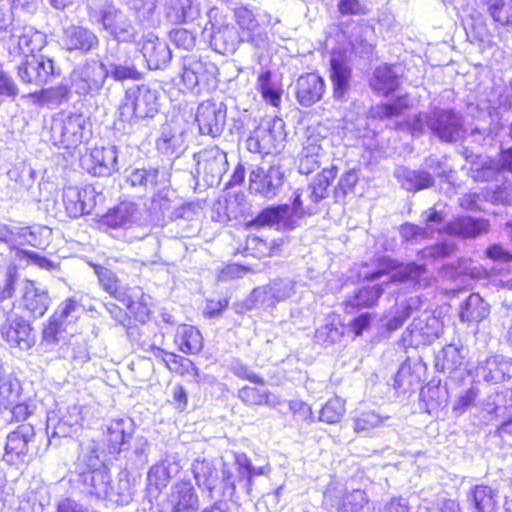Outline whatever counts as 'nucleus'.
I'll use <instances>...</instances> for the list:
<instances>
[{
  "label": "nucleus",
  "mask_w": 512,
  "mask_h": 512,
  "mask_svg": "<svg viewBox=\"0 0 512 512\" xmlns=\"http://www.w3.org/2000/svg\"><path fill=\"white\" fill-rule=\"evenodd\" d=\"M226 112L211 101L202 102L196 111L195 120L201 134L219 136L225 126Z\"/></svg>",
  "instance_id": "nucleus-10"
},
{
  "label": "nucleus",
  "mask_w": 512,
  "mask_h": 512,
  "mask_svg": "<svg viewBox=\"0 0 512 512\" xmlns=\"http://www.w3.org/2000/svg\"><path fill=\"white\" fill-rule=\"evenodd\" d=\"M346 413V400L340 396L329 398L319 412V420L326 424L340 423Z\"/></svg>",
  "instance_id": "nucleus-33"
},
{
  "label": "nucleus",
  "mask_w": 512,
  "mask_h": 512,
  "mask_svg": "<svg viewBox=\"0 0 512 512\" xmlns=\"http://www.w3.org/2000/svg\"><path fill=\"white\" fill-rule=\"evenodd\" d=\"M338 11L342 16H359L366 13L360 0H339Z\"/></svg>",
  "instance_id": "nucleus-58"
},
{
  "label": "nucleus",
  "mask_w": 512,
  "mask_h": 512,
  "mask_svg": "<svg viewBox=\"0 0 512 512\" xmlns=\"http://www.w3.org/2000/svg\"><path fill=\"white\" fill-rule=\"evenodd\" d=\"M403 186L410 192H418L434 186L433 176L424 170H404L401 176Z\"/></svg>",
  "instance_id": "nucleus-34"
},
{
  "label": "nucleus",
  "mask_w": 512,
  "mask_h": 512,
  "mask_svg": "<svg viewBox=\"0 0 512 512\" xmlns=\"http://www.w3.org/2000/svg\"><path fill=\"white\" fill-rule=\"evenodd\" d=\"M325 93V79L317 72L303 73L296 79L294 94L302 107H311L318 103Z\"/></svg>",
  "instance_id": "nucleus-7"
},
{
  "label": "nucleus",
  "mask_w": 512,
  "mask_h": 512,
  "mask_svg": "<svg viewBox=\"0 0 512 512\" xmlns=\"http://www.w3.org/2000/svg\"><path fill=\"white\" fill-rule=\"evenodd\" d=\"M465 32L468 40L473 44H483L488 41L490 31L487 24L477 18H472L465 25Z\"/></svg>",
  "instance_id": "nucleus-43"
},
{
  "label": "nucleus",
  "mask_w": 512,
  "mask_h": 512,
  "mask_svg": "<svg viewBox=\"0 0 512 512\" xmlns=\"http://www.w3.org/2000/svg\"><path fill=\"white\" fill-rule=\"evenodd\" d=\"M119 485H123L124 490L118 492L121 499L131 498L134 494V479L128 472H122L118 475Z\"/></svg>",
  "instance_id": "nucleus-62"
},
{
  "label": "nucleus",
  "mask_w": 512,
  "mask_h": 512,
  "mask_svg": "<svg viewBox=\"0 0 512 512\" xmlns=\"http://www.w3.org/2000/svg\"><path fill=\"white\" fill-rule=\"evenodd\" d=\"M282 240H267L256 235H249L245 240L244 254L257 259L274 256L282 245Z\"/></svg>",
  "instance_id": "nucleus-27"
},
{
  "label": "nucleus",
  "mask_w": 512,
  "mask_h": 512,
  "mask_svg": "<svg viewBox=\"0 0 512 512\" xmlns=\"http://www.w3.org/2000/svg\"><path fill=\"white\" fill-rule=\"evenodd\" d=\"M20 95V88L14 78L6 71L0 70V97L15 100Z\"/></svg>",
  "instance_id": "nucleus-52"
},
{
  "label": "nucleus",
  "mask_w": 512,
  "mask_h": 512,
  "mask_svg": "<svg viewBox=\"0 0 512 512\" xmlns=\"http://www.w3.org/2000/svg\"><path fill=\"white\" fill-rule=\"evenodd\" d=\"M489 315L488 304L479 296H469L460 306V320L467 324H478Z\"/></svg>",
  "instance_id": "nucleus-24"
},
{
  "label": "nucleus",
  "mask_w": 512,
  "mask_h": 512,
  "mask_svg": "<svg viewBox=\"0 0 512 512\" xmlns=\"http://www.w3.org/2000/svg\"><path fill=\"white\" fill-rule=\"evenodd\" d=\"M289 206L287 204L270 206L262 209L257 216L249 223L257 227L273 226L280 223L287 215Z\"/></svg>",
  "instance_id": "nucleus-38"
},
{
  "label": "nucleus",
  "mask_w": 512,
  "mask_h": 512,
  "mask_svg": "<svg viewBox=\"0 0 512 512\" xmlns=\"http://www.w3.org/2000/svg\"><path fill=\"white\" fill-rule=\"evenodd\" d=\"M480 4L496 25L512 28V0H480Z\"/></svg>",
  "instance_id": "nucleus-28"
},
{
  "label": "nucleus",
  "mask_w": 512,
  "mask_h": 512,
  "mask_svg": "<svg viewBox=\"0 0 512 512\" xmlns=\"http://www.w3.org/2000/svg\"><path fill=\"white\" fill-rule=\"evenodd\" d=\"M92 267L103 290L116 300L121 301L134 289L132 287L122 289L120 280L111 269L100 264H92Z\"/></svg>",
  "instance_id": "nucleus-23"
},
{
  "label": "nucleus",
  "mask_w": 512,
  "mask_h": 512,
  "mask_svg": "<svg viewBox=\"0 0 512 512\" xmlns=\"http://www.w3.org/2000/svg\"><path fill=\"white\" fill-rule=\"evenodd\" d=\"M421 397L428 411L437 410L443 404L439 385H426L421 392Z\"/></svg>",
  "instance_id": "nucleus-51"
},
{
  "label": "nucleus",
  "mask_w": 512,
  "mask_h": 512,
  "mask_svg": "<svg viewBox=\"0 0 512 512\" xmlns=\"http://www.w3.org/2000/svg\"><path fill=\"white\" fill-rule=\"evenodd\" d=\"M229 299L227 297L211 298L206 301L205 316L208 318H214L222 314V312L228 307Z\"/></svg>",
  "instance_id": "nucleus-59"
},
{
  "label": "nucleus",
  "mask_w": 512,
  "mask_h": 512,
  "mask_svg": "<svg viewBox=\"0 0 512 512\" xmlns=\"http://www.w3.org/2000/svg\"><path fill=\"white\" fill-rule=\"evenodd\" d=\"M489 228L490 223L488 219L463 215L449 222L446 231L450 235L467 239L476 238L483 233H487Z\"/></svg>",
  "instance_id": "nucleus-15"
},
{
  "label": "nucleus",
  "mask_w": 512,
  "mask_h": 512,
  "mask_svg": "<svg viewBox=\"0 0 512 512\" xmlns=\"http://www.w3.org/2000/svg\"><path fill=\"white\" fill-rule=\"evenodd\" d=\"M411 104L408 94L395 97L387 103H380L370 110V117L376 120H385L399 117L410 109Z\"/></svg>",
  "instance_id": "nucleus-26"
},
{
  "label": "nucleus",
  "mask_w": 512,
  "mask_h": 512,
  "mask_svg": "<svg viewBox=\"0 0 512 512\" xmlns=\"http://www.w3.org/2000/svg\"><path fill=\"white\" fill-rule=\"evenodd\" d=\"M321 152L320 140L315 137H308L299 154V172L303 175H309L316 171L321 165Z\"/></svg>",
  "instance_id": "nucleus-22"
},
{
  "label": "nucleus",
  "mask_w": 512,
  "mask_h": 512,
  "mask_svg": "<svg viewBox=\"0 0 512 512\" xmlns=\"http://www.w3.org/2000/svg\"><path fill=\"white\" fill-rule=\"evenodd\" d=\"M24 309L33 318L42 317L49 308L50 298L47 292L35 287H27L23 295Z\"/></svg>",
  "instance_id": "nucleus-30"
},
{
  "label": "nucleus",
  "mask_w": 512,
  "mask_h": 512,
  "mask_svg": "<svg viewBox=\"0 0 512 512\" xmlns=\"http://www.w3.org/2000/svg\"><path fill=\"white\" fill-rule=\"evenodd\" d=\"M80 308L81 304L76 298H66L62 303L59 313H57V317H59L65 323H69L68 318L73 316V314L76 313Z\"/></svg>",
  "instance_id": "nucleus-61"
},
{
  "label": "nucleus",
  "mask_w": 512,
  "mask_h": 512,
  "mask_svg": "<svg viewBox=\"0 0 512 512\" xmlns=\"http://www.w3.org/2000/svg\"><path fill=\"white\" fill-rule=\"evenodd\" d=\"M478 396V389L475 387L468 388L455 401L453 411L457 414H463L466 410L475 404Z\"/></svg>",
  "instance_id": "nucleus-54"
},
{
  "label": "nucleus",
  "mask_w": 512,
  "mask_h": 512,
  "mask_svg": "<svg viewBox=\"0 0 512 512\" xmlns=\"http://www.w3.org/2000/svg\"><path fill=\"white\" fill-rule=\"evenodd\" d=\"M131 434L125 429V422L122 419L111 422L107 429L106 446L110 454H119L124 446L131 440Z\"/></svg>",
  "instance_id": "nucleus-32"
},
{
  "label": "nucleus",
  "mask_w": 512,
  "mask_h": 512,
  "mask_svg": "<svg viewBox=\"0 0 512 512\" xmlns=\"http://www.w3.org/2000/svg\"><path fill=\"white\" fill-rule=\"evenodd\" d=\"M374 314L363 312L352 318L348 323V332L352 334V338L361 337L365 331L372 326Z\"/></svg>",
  "instance_id": "nucleus-48"
},
{
  "label": "nucleus",
  "mask_w": 512,
  "mask_h": 512,
  "mask_svg": "<svg viewBox=\"0 0 512 512\" xmlns=\"http://www.w3.org/2000/svg\"><path fill=\"white\" fill-rule=\"evenodd\" d=\"M125 105L132 108L136 117L151 116L157 110V96L150 89H139L134 96L126 97Z\"/></svg>",
  "instance_id": "nucleus-25"
},
{
  "label": "nucleus",
  "mask_w": 512,
  "mask_h": 512,
  "mask_svg": "<svg viewBox=\"0 0 512 512\" xmlns=\"http://www.w3.org/2000/svg\"><path fill=\"white\" fill-rule=\"evenodd\" d=\"M234 374L241 380L249 381L238 389L237 398L247 407H271L277 401L275 395L268 389L266 381L260 375L249 372L247 367H238Z\"/></svg>",
  "instance_id": "nucleus-3"
},
{
  "label": "nucleus",
  "mask_w": 512,
  "mask_h": 512,
  "mask_svg": "<svg viewBox=\"0 0 512 512\" xmlns=\"http://www.w3.org/2000/svg\"><path fill=\"white\" fill-rule=\"evenodd\" d=\"M427 269L423 264L414 262L408 263L402 270L397 271L392 277L391 282H408L428 286L430 282L426 279Z\"/></svg>",
  "instance_id": "nucleus-36"
},
{
  "label": "nucleus",
  "mask_w": 512,
  "mask_h": 512,
  "mask_svg": "<svg viewBox=\"0 0 512 512\" xmlns=\"http://www.w3.org/2000/svg\"><path fill=\"white\" fill-rule=\"evenodd\" d=\"M271 78L272 73L269 70L260 73L257 78L256 89L265 102L279 108L281 105V91L272 86Z\"/></svg>",
  "instance_id": "nucleus-39"
},
{
  "label": "nucleus",
  "mask_w": 512,
  "mask_h": 512,
  "mask_svg": "<svg viewBox=\"0 0 512 512\" xmlns=\"http://www.w3.org/2000/svg\"><path fill=\"white\" fill-rule=\"evenodd\" d=\"M235 19L240 29L246 33L250 40H253L255 36L254 32L258 28L259 23L252 11L246 7L237 8L235 10Z\"/></svg>",
  "instance_id": "nucleus-44"
},
{
  "label": "nucleus",
  "mask_w": 512,
  "mask_h": 512,
  "mask_svg": "<svg viewBox=\"0 0 512 512\" xmlns=\"http://www.w3.org/2000/svg\"><path fill=\"white\" fill-rule=\"evenodd\" d=\"M173 340L178 351L186 355H196L204 347V339L200 330L190 324H179Z\"/></svg>",
  "instance_id": "nucleus-16"
},
{
  "label": "nucleus",
  "mask_w": 512,
  "mask_h": 512,
  "mask_svg": "<svg viewBox=\"0 0 512 512\" xmlns=\"http://www.w3.org/2000/svg\"><path fill=\"white\" fill-rule=\"evenodd\" d=\"M352 69L345 58H332L330 60V80L332 82L333 96L342 99L350 86Z\"/></svg>",
  "instance_id": "nucleus-18"
},
{
  "label": "nucleus",
  "mask_w": 512,
  "mask_h": 512,
  "mask_svg": "<svg viewBox=\"0 0 512 512\" xmlns=\"http://www.w3.org/2000/svg\"><path fill=\"white\" fill-rule=\"evenodd\" d=\"M400 234L406 240H413L425 235V231L416 224L404 223L400 226Z\"/></svg>",
  "instance_id": "nucleus-63"
},
{
  "label": "nucleus",
  "mask_w": 512,
  "mask_h": 512,
  "mask_svg": "<svg viewBox=\"0 0 512 512\" xmlns=\"http://www.w3.org/2000/svg\"><path fill=\"white\" fill-rule=\"evenodd\" d=\"M385 512H410L409 502L400 496L392 497L385 506Z\"/></svg>",
  "instance_id": "nucleus-64"
},
{
  "label": "nucleus",
  "mask_w": 512,
  "mask_h": 512,
  "mask_svg": "<svg viewBox=\"0 0 512 512\" xmlns=\"http://www.w3.org/2000/svg\"><path fill=\"white\" fill-rule=\"evenodd\" d=\"M199 498L190 481H178L172 493V512H197Z\"/></svg>",
  "instance_id": "nucleus-17"
},
{
  "label": "nucleus",
  "mask_w": 512,
  "mask_h": 512,
  "mask_svg": "<svg viewBox=\"0 0 512 512\" xmlns=\"http://www.w3.org/2000/svg\"><path fill=\"white\" fill-rule=\"evenodd\" d=\"M141 53L150 69H160L170 60L169 48L158 37L145 39Z\"/></svg>",
  "instance_id": "nucleus-19"
},
{
  "label": "nucleus",
  "mask_w": 512,
  "mask_h": 512,
  "mask_svg": "<svg viewBox=\"0 0 512 512\" xmlns=\"http://www.w3.org/2000/svg\"><path fill=\"white\" fill-rule=\"evenodd\" d=\"M158 169H134L127 178L131 186L156 187L158 185Z\"/></svg>",
  "instance_id": "nucleus-42"
},
{
  "label": "nucleus",
  "mask_w": 512,
  "mask_h": 512,
  "mask_svg": "<svg viewBox=\"0 0 512 512\" xmlns=\"http://www.w3.org/2000/svg\"><path fill=\"white\" fill-rule=\"evenodd\" d=\"M384 293L381 284H367L357 288L344 302L345 310L349 312L374 308L378 305Z\"/></svg>",
  "instance_id": "nucleus-14"
},
{
  "label": "nucleus",
  "mask_w": 512,
  "mask_h": 512,
  "mask_svg": "<svg viewBox=\"0 0 512 512\" xmlns=\"http://www.w3.org/2000/svg\"><path fill=\"white\" fill-rule=\"evenodd\" d=\"M85 188L68 185L62 189V203L67 215L78 218L90 212L92 198Z\"/></svg>",
  "instance_id": "nucleus-13"
},
{
  "label": "nucleus",
  "mask_w": 512,
  "mask_h": 512,
  "mask_svg": "<svg viewBox=\"0 0 512 512\" xmlns=\"http://www.w3.org/2000/svg\"><path fill=\"white\" fill-rule=\"evenodd\" d=\"M145 351L152 353L155 358L160 359L166 369L172 374L181 378L191 377L195 381H199V368L189 358L175 352L165 350L155 343L149 344Z\"/></svg>",
  "instance_id": "nucleus-8"
},
{
  "label": "nucleus",
  "mask_w": 512,
  "mask_h": 512,
  "mask_svg": "<svg viewBox=\"0 0 512 512\" xmlns=\"http://www.w3.org/2000/svg\"><path fill=\"white\" fill-rule=\"evenodd\" d=\"M80 166L88 174L95 177H108L116 168L115 153L105 147H94L80 156Z\"/></svg>",
  "instance_id": "nucleus-6"
},
{
  "label": "nucleus",
  "mask_w": 512,
  "mask_h": 512,
  "mask_svg": "<svg viewBox=\"0 0 512 512\" xmlns=\"http://www.w3.org/2000/svg\"><path fill=\"white\" fill-rule=\"evenodd\" d=\"M267 132L266 129L257 127L247 139V148L254 153H262L267 147L263 143V136Z\"/></svg>",
  "instance_id": "nucleus-60"
},
{
  "label": "nucleus",
  "mask_w": 512,
  "mask_h": 512,
  "mask_svg": "<svg viewBox=\"0 0 512 512\" xmlns=\"http://www.w3.org/2000/svg\"><path fill=\"white\" fill-rule=\"evenodd\" d=\"M86 120L81 113H74L57 120L52 127L55 145L64 149H74L84 141Z\"/></svg>",
  "instance_id": "nucleus-5"
},
{
  "label": "nucleus",
  "mask_w": 512,
  "mask_h": 512,
  "mask_svg": "<svg viewBox=\"0 0 512 512\" xmlns=\"http://www.w3.org/2000/svg\"><path fill=\"white\" fill-rule=\"evenodd\" d=\"M64 43L69 51L80 50L87 52L97 44V38L87 29L72 27L65 33Z\"/></svg>",
  "instance_id": "nucleus-31"
},
{
  "label": "nucleus",
  "mask_w": 512,
  "mask_h": 512,
  "mask_svg": "<svg viewBox=\"0 0 512 512\" xmlns=\"http://www.w3.org/2000/svg\"><path fill=\"white\" fill-rule=\"evenodd\" d=\"M401 77L394 64L382 63L374 69L369 86L377 95L388 97L399 89Z\"/></svg>",
  "instance_id": "nucleus-12"
},
{
  "label": "nucleus",
  "mask_w": 512,
  "mask_h": 512,
  "mask_svg": "<svg viewBox=\"0 0 512 512\" xmlns=\"http://www.w3.org/2000/svg\"><path fill=\"white\" fill-rule=\"evenodd\" d=\"M284 175L278 166L257 167L250 173V189L263 196H273L283 184Z\"/></svg>",
  "instance_id": "nucleus-11"
},
{
  "label": "nucleus",
  "mask_w": 512,
  "mask_h": 512,
  "mask_svg": "<svg viewBox=\"0 0 512 512\" xmlns=\"http://www.w3.org/2000/svg\"><path fill=\"white\" fill-rule=\"evenodd\" d=\"M487 370L486 380L503 382L512 376V363L504 358L493 357L487 362Z\"/></svg>",
  "instance_id": "nucleus-40"
},
{
  "label": "nucleus",
  "mask_w": 512,
  "mask_h": 512,
  "mask_svg": "<svg viewBox=\"0 0 512 512\" xmlns=\"http://www.w3.org/2000/svg\"><path fill=\"white\" fill-rule=\"evenodd\" d=\"M65 323L59 317L57 312L51 315L48 321L42 328V340L47 343H56L59 340V335L65 332Z\"/></svg>",
  "instance_id": "nucleus-46"
},
{
  "label": "nucleus",
  "mask_w": 512,
  "mask_h": 512,
  "mask_svg": "<svg viewBox=\"0 0 512 512\" xmlns=\"http://www.w3.org/2000/svg\"><path fill=\"white\" fill-rule=\"evenodd\" d=\"M317 336L323 345H334L338 343L344 336L339 324L334 320L327 322L318 331Z\"/></svg>",
  "instance_id": "nucleus-47"
},
{
  "label": "nucleus",
  "mask_w": 512,
  "mask_h": 512,
  "mask_svg": "<svg viewBox=\"0 0 512 512\" xmlns=\"http://www.w3.org/2000/svg\"><path fill=\"white\" fill-rule=\"evenodd\" d=\"M44 44L38 32H27L19 36L18 46L24 54V59L16 67L20 81L29 86H44L53 78L60 76L52 58L40 53Z\"/></svg>",
  "instance_id": "nucleus-2"
},
{
  "label": "nucleus",
  "mask_w": 512,
  "mask_h": 512,
  "mask_svg": "<svg viewBox=\"0 0 512 512\" xmlns=\"http://www.w3.org/2000/svg\"><path fill=\"white\" fill-rule=\"evenodd\" d=\"M378 265H379L378 270L366 274V276H365L366 280L372 281V280L378 279L384 275H388L391 272L397 270L398 267L400 266V264H398L396 261L392 260L389 257L379 258Z\"/></svg>",
  "instance_id": "nucleus-56"
},
{
  "label": "nucleus",
  "mask_w": 512,
  "mask_h": 512,
  "mask_svg": "<svg viewBox=\"0 0 512 512\" xmlns=\"http://www.w3.org/2000/svg\"><path fill=\"white\" fill-rule=\"evenodd\" d=\"M170 479L169 468L164 464H156L148 471L147 486L149 489L154 488L156 491L161 492L162 489L168 486Z\"/></svg>",
  "instance_id": "nucleus-41"
},
{
  "label": "nucleus",
  "mask_w": 512,
  "mask_h": 512,
  "mask_svg": "<svg viewBox=\"0 0 512 512\" xmlns=\"http://www.w3.org/2000/svg\"><path fill=\"white\" fill-rule=\"evenodd\" d=\"M131 222L128 209L120 206L109 209L98 221L103 229L127 228Z\"/></svg>",
  "instance_id": "nucleus-37"
},
{
  "label": "nucleus",
  "mask_w": 512,
  "mask_h": 512,
  "mask_svg": "<svg viewBox=\"0 0 512 512\" xmlns=\"http://www.w3.org/2000/svg\"><path fill=\"white\" fill-rule=\"evenodd\" d=\"M338 174V167L331 165L323 168L310 184V198L314 203H319L328 195L329 188L335 181Z\"/></svg>",
  "instance_id": "nucleus-29"
},
{
  "label": "nucleus",
  "mask_w": 512,
  "mask_h": 512,
  "mask_svg": "<svg viewBox=\"0 0 512 512\" xmlns=\"http://www.w3.org/2000/svg\"><path fill=\"white\" fill-rule=\"evenodd\" d=\"M289 411L293 420L297 422H312L313 409L312 406L303 400H291L288 404Z\"/></svg>",
  "instance_id": "nucleus-50"
},
{
  "label": "nucleus",
  "mask_w": 512,
  "mask_h": 512,
  "mask_svg": "<svg viewBox=\"0 0 512 512\" xmlns=\"http://www.w3.org/2000/svg\"><path fill=\"white\" fill-rule=\"evenodd\" d=\"M174 410L179 413H184L188 409L189 397L186 389L178 383L172 390L171 399L167 400Z\"/></svg>",
  "instance_id": "nucleus-53"
},
{
  "label": "nucleus",
  "mask_w": 512,
  "mask_h": 512,
  "mask_svg": "<svg viewBox=\"0 0 512 512\" xmlns=\"http://www.w3.org/2000/svg\"><path fill=\"white\" fill-rule=\"evenodd\" d=\"M359 177L355 169H349L342 173L336 186L333 189V198L335 203L346 202V198L355 193Z\"/></svg>",
  "instance_id": "nucleus-35"
},
{
  "label": "nucleus",
  "mask_w": 512,
  "mask_h": 512,
  "mask_svg": "<svg viewBox=\"0 0 512 512\" xmlns=\"http://www.w3.org/2000/svg\"><path fill=\"white\" fill-rule=\"evenodd\" d=\"M251 271L252 269L249 266L241 265L238 263H229L226 264L220 270L218 278L221 281H228L231 279L242 277L243 275Z\"/></svg>",
  "instance_id": "nucleus-55"
},
{
  "label": "nucleus",
  "mask_w": 512,
  "mask_h": 512,
  "mask_svg": "<svg viewBox=\"0 0 512 512\" xmlns=\"http://www.w3.org/2000/svg\"><path fill=\"white\" fill-rule=\"evenodd\" d=\"M468 500L474 512H497V494L489 485L478 484L471 487Z\"/></svg>",
  "instance_id": "nucleus-21"
},
{
  "label": "nucleus",
  "mask_w": 512,
  "mask_h": 512,
  "mask_svg": "<svg viewBox=\"0 0 512 512\" xmlns=\"http://www.w3.org/2000/svg\"><path fill=\"white\" fill-rule=\"evenodd\" d=\"M413 307L409 303H402L396 305L394 310L391 312L388 320L386 321L385 327L388 331H395L401 328L404 323L411 317Z\"/></svg>",
  "instance_id": "nucleus-45"
},
{
  "label": "nucleus",
  "mask_w": 512,
  "mask_h": 512,
  "mask_svg": "<svg viewBox=\"0 0 512 512\" xmlns=\"http://www.w3.org/2000/svg\"><path fill=\"white\" fill-rule=\"evenodd\" d=\"M81 481L89 489V493L98 498L110 496V474L101 468L87 469L80 474Z\"/></svg>",
  "instance_id": "nucleus-20"
},
{
  "label": "nucleus",
  "mask_w": 512,
  "mask_h": 512,
  "mask_svg": "<svg viewBox=\"0 0 512 512\" xmlns=\"http://www.w3.org/2000/svg\"><path fill=\"white\" fill-rule=\"evenodd\" d=\"M3 340L13 348L30 349L35 343L33 328L22 316L7 318L0 327Z\"/></svg>",
  "instance_id": "nucleus-9"
},
{
  "label": "nucleus",
  "mask_w": 512,
  "mask_h": 512,
  "mask_svg": "<svg viewBox=\"0 0 512 512\" xmlns=\"http://www.w3.org/2000/svg\"><path fill=\"white\" fill-rule=\"evenodd\" d=\"M484 255L494 262H512V252L506 250L501 244L489 245L485 249Z\"/></svg>",
  "instance_id": "nucleus-57"
},
{
  "label": "nucleus",
  "mask_w": 512,
  "mask_h": 512,
  "mask_svg": "<svg viewBox=\"0 0 512 512\" xmlns=\"http://www.w3.org/2000/svg\"><path fill=\"white\" fill-rule=\"evenodd\" d=\"M110 76L115 81H139L143 78V73L140 72L135 65H113L111 67Z\"/></svg>",
  "instance_id": "nucleus-49"
},
{
  "label": "nucleus",
  "mask_w": 512,
  "mask_h": 512,
  "mask_svg": "<svg viewBox=\"0 0 512 512\" xmlns=\"http://www.w3.org/2000/svg\"><path fill=\"white\" fill-rule=\"evenodd\" d=\"M150 297L140 287H135L120 302L125 306L121 324L125 327L130 341L145 351L149 344L159 338L165 339L163 332L157 331V322L150 303Z\"/></svg>",
  "instance_id": "nucleus-1"
},
{
  "label": "nucleus",
  "mask_w": 512,
  "mask_h": 512,
  "mask_svg": "<svg viewBox=\"0 0 512 512\" xmlns=\"http://www.w3.org/2000/svg\"><path fill=\"white\" fill-rule=\"evenodd\" d=\"M35 429L30 423H22L11 431L4 446L3 461L15 468L29 462L30 444L34 441Z\"/></svg>",
  "instance_id": "nucleus-4"
}]
</instances>
